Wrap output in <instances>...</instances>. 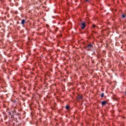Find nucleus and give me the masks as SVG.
I'll return each instance as SVG.
<instances>
[{
    "instance_id": "4",
    "label": "nucleus",
    "mask_w": 126,
    "mask_h": 126,
    "mask_svg": "<svg viewBox=\"0 0 126 126\" xmlns=\"http://www.w3.org/2000/svg\"><path fill=\"white\" fill-rule=\"evenodd\" d=\"M106 104H107V102L106 101H103L101 103V105L102 106H105V105H106Z\"/></svg>"
},
{
    "instance_id": "9",
    "label": "nucleus",
    "mask_w": 126,
    "mask_h": 126,
    "mask_svg": "<svg viewBox=\"0 0 126 126\" xmlns=\"http://www.w3.org/2000/svg\"><path fill=\"white\" fill-rule=\"evenodd\" d=\"M93 27H94V28H95V27H96V26L95 25H93Z\"/></svg>"
},
{
    "instance_id": "5",
    "label": "nucleus",
    "mask_w": 126,
    "mask_h": 126,
    "mask_svg": "<svg viewBox=\"0 0 126 126\" xmlns=\"http://www.w3.org/2000/svg\"><path fill=\"white\" fill-rule=\"evenodd\" d=\"M25 22H26V21H25V20H23L21 21V24H22V25H24V23H25Z\"/></svg>"
},
{
    "instance_id": "10",
    "label": "nucleus",
    "mask_w": 126,
    "mask_h": 126,
    "mask_svg": "<svg viewBox=\"0 0 126 126\" xmlns=\"http://www.w3.org/2000/svg\"><path fill=\"white\" fill-rule=\"evenodd\" d=\"M86 1H87L88 2H89V0H85Z\"/></svg>"
},
{
    "instance_id": "6",
    "label": "nucleus",
    "mask_w": 126,
    "mask_h": 126,
    "mask_svg": "<svg viewBox=\"0 0 126 126\" xmlns=\"http://www.w3.org/2000/svg\"><path fill=\"white\" fill-rule=\"evenodd\" d=\"M126 14H123L122 16V17H123V18H126Z\"/></svg>"
},
{
    "instance_id": "7",
    "label": "nucleus",
    "mask_w": 126,
    "mask_h": 126,
    "mask_svg": "<svg viewBox=\"0 0 126 126\" xmlns=\"http://www.w3.org/2000/svg\"><path fill=\"white\" fill-rule=\"evenodd\" d=\"M66 109L67 110H68V109H69V106L68 105H66Z\"/></svg>"
},
{
    "instance_id": "1",
    "label": "nucleus",
    "mask_w": 126,
    "mask_h": 126,
    "mask_svg": "<svg viewBox=\"0 0 126 126\" xmlns=\"http://www.w3.org/2000/svg\"><path fill=\"white\" fill-rule=\"evenodd\" d=\"M86 26V23L85 22H83L81 24V29H84Z\"/></svg>"
},
{
    "instance_id": "11",
    "label": "nucleus",
    "mask_w": 126,
    "mask_h": 126,
    "mask_svg": "<svg viewBox=\"0 0 126 126\" xmlns=\"http://www.w3.org/2000/svg\"><path fill=\"white\" fill-rule=\"evenodd\" d=\"M9 115H11V113L10 112L9 113Z\"/></svg>"
},
{
    "instance_id": "2",
    "label": "nucleus",
    "mask_w": 126,
    "mask_h": 126,
    "mask_svg": "<svg viewBox=\"0 0 126 126\" xmlns=\"http://www.w3.org/2000/svg\"><path fill=\"white\" fill-rule=\"evenodd\" d=\"M93 48V45L91 44H89L87 46V49L89 51H90Z\"/></svg>"
},
{
    "instance_id": "8",
    "label": "nucleus",
    "mask_w": 126,
    "mask_h": 126,
    "mask_svg": "<svg viewBox=\"0 0 126 126\" xmlns=\"http://www.w3.org/2000/svg\"><path fill=\"white\" fill-rule=\"evenodd\" d=\"M101 98H103V97H104V94H103V93H102V94H101Z\"/></svg>"
},
{
    "instance_id": "3",
    "label": "nucleus",
    "mask_w": 126,
    "mask_h": 126,
    "mask_svg": "<svg viewBox=\"0 0 126 126\" xmlns=\"http://www.w3.org/2000/svg\"><path fill=\"white\" fill-rule=\"evenodd\" d=\"M77 100H81L82 99V96L81 95H78L77 97H76Z\"/></svg>"
}]
</instances>
